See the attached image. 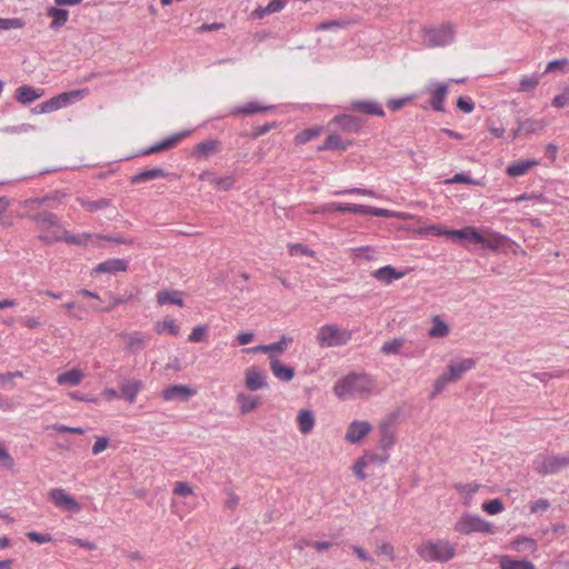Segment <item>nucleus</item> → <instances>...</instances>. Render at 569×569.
<instances>
[{
  "label": "nucleus",
  "instance_id": "5fc2aeb1",
  "mask_svg": "<svg viewBox=\"0 0 569 569\" xmlns=\"http://www.w3.org/2000/svg\"><path fill=\"white\" fill-rule=\"evenodd\" d=\"M23 377V373L22 371H9V372H4V373H0V388H4V387H10V388H14L16 383H14V379L16 378H22Z\"/></svg>",
  "mask_w": 569,
  "mask_h": 569
},
{
  "label": "nucleus",
  "instance_id": "b1692460",
  "mask_svg": "<svg viewBox=\"0 0 569 569\" xmlns=\"http://www.w3.org/2000/svg\"><path fill=\"white\" fill-rule=\"evenodd\" d=\"M43 96H44V89L34 88V87L27 86V84L20 86L16 90V99L21 104L31 103V102L40 99Z\"/></svg>",
  "mask_w": 569,
  "mask_h": 569
},
{
  "label": "nucleus",
  "instance_id": "8fccbe9b",
  "mask_svg": "<svg viewBox=\"0 0 569 569\" xmlns=\"http://www.w3.org/2000/svg\"><path fill=\"white\" fill-rule=\"evenodd\" d=\"M208 327L206 325H199L192 328L188 336V341L191 343H199L207 339Z\"/></svg>",
  "mask_w": 569,
  "mask_h": 569
},
{
  "label": "nucleus",
  "instance_id": "37998d69",
  "mask_svg": "<svg viewBox=\"0 0 569 569\" xmlns=\"http://www.w3.org/2000/svg\"><path fill=\"white\" fill-rule=\"evenodd\" d=\"M48 198H29L20 202V207L24 210V213L21 214V217H28L32 219V216H36L37 213H33L37 211L47 200Z\"/></svg>",
  "mask_w": 569,
  "mask_h": 569
},
{
  "label": "nucleus",
  "instance_id": "423d86ee",
  "mask_svg": "<svg viewBox=\"0 0 569 569\" xmlns=\"http://www.w3.org/2000/svg\"><path fill=\"white\" fill-rule=\"evenodd\" d=\"M447 236L466 248H470L472 244H481L482 248L496 249L495 239L486 237L483 233L478 232L471 227L447 231Z\"/></svg>",
  "mask_w": 569,
  "mask_h": 569
},
{
  "label": "nucleus",
  "instance_id": "2f4dec72",
  "mask_svg": "<svg viewBox=\"0 0 569 569\" xmlns=\"http://www.w3.org/2000/svg\"><path fill=\"white\" fill-rule=\"evenodd\" d=\"M547 126L548 121L546 119L528 118L519 123L518 132L523 133L526 136L539 133L543 131Z\"/></svg>",
  "mask_w": 569,
  "mask_h": 569
},
{
  "label": "nucleus",
  "instance_id": "a19ab883",
  "mask_svg": "<svg viewBox=\"0 0 569 569\" xmlns=\"http://www.w3.org/2000/svg\"><path fill=\"white\" fill-rule=\"evenodd\" d=\"M47 16L52 19L50 27L58 29L66 24L69 19V12L64 9L51 7L47 10Z\"/></svg>",
  "mask_w": 569,
  "mask_h": 569
},
{
  "label": "nucleus",
  "instance_id": "79ce46f5",
  "mask_svg": "<svg viewBox=\"0 0 569 569\" xmlns=\"http://www.w3.org/2000/svg\"><path fill=\"white\" fill-rule=\"evenodd\" d=\"M449 335V326L439 317L432 318V327L428 330L431 338H445Z\"/></svg>",
  "mask_w": 569,
  "mask_h": 569
},
{
  "label": "nucleus",
  "instance_id": "2eb2a0df",
  "mask_svg": "<svg viewBox=\"0 0 569 569\" xmlns=\"http://www.w3.org/2000/svg\"><path fill=\"white\" fill-rule=\"evenodd\" d=\"M476 361L472 358L452 360L448 365L447 373L452 381L459 380L467 371L475 368Z\"/></svg>",
  "mask_w": 569,
  "mask_h": 569
},
{
  "label": "nucleus",
  "instance_id": "c756f323",
  "mask_svg": "<svg viewBox=\"0 0 569 569\" xmlns=\"http://www.w3.org/2000/svg\"><path fill=\"white\" fill-rule=\"evenodd\" d=\"M351 144H352V142L350 140H343L339 134L332 132L327 137L325 142L318 147V151H327V150L345 151Z\"/></svg>",
  "mask_w": 569,
  "mask_h": 569
},
{
  "label": "nucleus",
  "instance_id": "680f3d73",
  "mask_svg": "<svg viewBox=\"0 0 569 569\" xmlns=\"http://www.w3.org/2000/svg\"><path fill=\"white\" fill-rule=\"evenodd\" d=\"M569 64V60L567 58L556 59L550 61L543 73L555 72V71H565V68Z\"/></svg>",
  "mask_w": 569,
  "mask_h": 569
},
{
  "label": "nucleus",
  "instance_id": "6ab92c4d",
  "mask_svg": "<svg viewBox=\"0 0 569 569\" xmlns=\"http://www.w3.org/2000/svg\"><path fill=\"white\" fill-rule=\"evenodd\" d=\"M128 270V261L124 259H109L103 262L98 263L92 270L93 273H118L126 272Z\"/></svg>",
  "mask_w": 569,
  "mask_h": 569
},
{
  "label": "nucleus",
  "instance_id": "473e14b6",
  "mask_svg": "<svg viewBox=\"0 0 569 569\" xmlns=\"http://www.w3.org/2000/svg\"><path fill=\"white\" fill-rule=\"evenodd\" d=\"M77 201L88 212H98L111 206V200L107 198L92 200L86 197H79L77 198Z\"/></svg>",
  "mask_w": 569,
  "mask_h": 569
},
{
  "label": "nucleus",
  "instance_id": "de8ad7c7",
  "mask_svg": "<svg viewBox=\"0 0 569 569\" xmlns=\"http://www.w3.org/2000/svg\"><path fill=\"white\" fill-rule=\"evenodd\" d=\"M10 201L0 198V226L9 228L13 226V216L9 212Z\"/></svg>",
  "mask_w": 569,
  "mask_h": 569
},
{
  "label": "nucleus",
  "instance_id": "a211bd4d",
  "mask_svg": "<svg viewBox=\"0 0 569 569\" xmlns=\"http://www.w3.org/2000/svg\"><path fill=\"white\" fill-rule=\"evenodd\" d=\"M189 134H190V131H183V132L173 134V136L164 139L163 141L149 147L148 149L143 150L140 154L148 156V154L158 153V152L171 149V148L176 147L181 140L187 138Z\"/></svg>",
  "mask_w": 569,
  "mask_h": 569
},
{
  "label": "nucleus",
  "instance_id": "aec40b11",
  "mask_svg": "<svg viewBox=\"0 0 569 569\" xmlns=\"http://www.w3.org/2000/svg\"><path fill=\"white\" fill-rule=\"evenodd\" d=\"M538 164H540V161L536 159H520L509 163L506 168V173L510 178L521 177Z\"/></svg>",
  "mask_w": 569,
  "mask_h": 569
},
{
  "label": "nucleus",
  "instance_id": "f704fd0d",
  "mask_svg": "<svg viewBox=\"0 0 569 569\" xmlns=\"http://www.w3.org/2000/svg\"><path fill=\"white\" fill-rule=\"evenodd\" d=\"M365 214H371L375 217H385V218H397V219H401V220H408V219L413 218V216L408 212L392 211V210L382 209V208H373L370 206H367V210L365 211Z\"/></svg>",
  "mask_w": 569,
  "mask_h": 569
},
{
  "label": "nucleus",
  "instance_id": "e433bc0d",
  "mask_svg": "<svg viewBox=\"0 0 569 569\" xmlns=\"http://www.w3.org/2000/svg\"><path fill=\"white\" fill-rule=\"evenodd\" d=\"M168 173L161 169V168H153L150 170L141 171L130 178V182L133 184L142 183L146 181L159 179V178H166Z\"/></svg>",
  "mask_w": 569,
  "mask_h": 569
},
{
  "label": "nucleus",
  "instance_id": "4c0bfd02",
  "mask_svg": "<svg viewBox=\"0 0 569 569\" xmlns=\"http://www.w3.org/2000/svg\"><path fill=\"white\" fill-rule=\"evenodd\" d=\"M220 150V142L218 140H204L198 143L194 148V153L201 158H208L216 154Z\"/></svg>",
  "mask_w": 569,
  "mask_h": 569
},
{
  "label": "nucleus",
  "instance_id": "7c9ffc66",
  "mask_svg": "<svg viewBox=\"0 0 569 569\" xmlns=\"http://www.w3.org/2000/svg\"><path fill=\"white\" fill-rule=\"evenodd\" d=\"M270 109H271V107H269V106H263L257 101H250L243 106H237V107L232 108L228 116H231V117H236L239 114L251 116L254 113L268 111Z\"/></svg>",
  "mask_w": 569,
  "mask_h": 569
},
{
  "label": "nucleus",
  "instance_id": "a18cd8bd",
  "mask_svg": "<svg viewBox=\"0 0 569 569\" xmlns=\"http://www.w3.org/2000/svg\"><path fill=\"white\" fill-rule=\"evenodd\" d=\"M322 131H323L322 127H312V128L305 129L295 136V139H293L295 143L296 144H305V143L311 141L312 139L319 137L322 133Z\"/></svg>",
  "mask_w": 569,
  "mask_h": 569
},
{
  "label": "nucleus",
  "instance_id": "dca6fc26",
  "mask_svg": "<svg viewBox=\"0 0 569 569\" xmlns=\"http://www.w3.org/2000/svg\"><path fill=\"white\" fill-rule=\"evenodd\" d=\"M270 371L279 381L289 382L295 377V369L282 363L277 356H272L269 362Z\"/></svg>",
  "mask_w": 569,
  "mask_h": 569
},
{
  "label": "nucleus",
  "instance_id": "338daca9",
  "mask_svg": "<svg viewBox=\"0 0 569 569\" xmlns=\"http://www.w3.org/2000/svg\"><path fill=\"white\" fill-rule=\"evenodd\" d=\"M567 104H569V86L566 87L560 94H557L552 99V106L555 108L561 109Z\"/></svg>",
  "mask_w": 569,
  "mask_h": 569
},
{
  "label": "nucleus",
  "instance_id": "09e8293b",
  "mask_svg": "<svg viewBox=\"0 0 569 569\" xmlns=\"http://www.w3.org/2000/svg\"><path fill=\"white\" fill-rule=\"evenodd\" d=\"M541 79V74L532 73L531 76H526L521 78L519 82V91L520 92H531L539 84Z\"/></svg>",
  "mask_w": 569,
  "mask_h": 569
},
{
  "label": "nucleus",
  "instance_id": "ea45409f",
  "mask_svg": "<svg viewBox=\"0 0 569 569\" xmlns=\"http://www.w3.org/2000/svg\"><path fill=\"white\" fill-rule=\"evenodd\" d=\"M500 569H537L528 560H518L510 556H500Z\"/></svg>",
  "mask_w": 569,
  "mask_h": 569
},
{
  "label": "nucleus",
  "instance_id": "bb28decb",
  "mask_svg": "<svg viewBox=\"0 0 569 569\" xmlns=\"http://www.w3.org/2000/svg\"><path fill=\"white\" fill-rule=\"evenodd\" d=\"M506 548L516 552L535 553L538 549V543L535 539L529 537H517L511 540Z\"/></svg>",
  "mask_w": 569,
  "mask_h": 569
},
{
  "label": "nucleus",
  "instance_id": "4be33fe9",
  "mask_svg": "<svg viewBox=\"0 0 569 569\" xmlns=\"http://www.w3.org/2000/svg\"><path fill=\"white\" fill-rule=\"evenodd\" d=\"M236 402L241 415H248L258 409L261 405V399L258 396L249 395L246 392H238L236 395Z\"/></svg>",
  "mask_w": 569,
  "mask_h": 569
},
{
  "label": "nucleus",
  "instance_id": "7ed1b4c3",
  "mask_svg": "<svg viewBox=\"0 0 569 569\" xmlns=\"http://www.w3.org/2000/svg\"><path fill=\"white\" fill-rule=\"evenodd\" d=\"M417 553L426 561L447 562L456 556V547L448 540H427L417 548Z\"/></svg>",
  "mask_w": 569,
  "mask_h": 569
},
{
  "label": "nucleus",
  "instance_id": "3c124183",
  "mask_svg": "<svg viewBox=\"0 0 569 569\" xmlns=\"http://www.w3.org/2000/svg\"><path fill=\"white\" fill-rule=\"evenodd\" d=\"M234 182L236 180L232 176L212 177V179H210V183L214 186V188L223 191L230 190Z\"/></svg>",
  "mask_w": 569,
  "mask_h": 569
},
{
  "label": "nucleus",
  "instance_id": "f03ea898",
  "mask_svg": "<svg viewBox=\"0 0 569 569\" xmlns=\"http://www.w3.org/2000/svg\"><path fill=\"white\" fill-rule=\"evenodd\" d=\"M376 388L375 381L368 375H348L338 380L333 392L339 399L369 396Z\"/></svg>",
  "mask_w": 569,
  "mask_h": 569
},
{
  "label": "nucleus",
  "instance_id": "58836bf2",
  "mask_svg": "<svg viewBox=\"0 0 569 569\" xmlns=\"http://www.w3.org/2000/svg\"><path fill=\"white\" fill-rule=\"evenodd\" d=\"M89 93L88 89H77L58 94L60 104L66 108L74 102L82 100Z\"/></svg>",
  "mask_w": 569,
  "mask_h": 569
},
{
  "label": "nucleus",
  "instance_id": "f3484780",
  "mask_svg": "<svg viewBox=\"0 0 569 569\" xmlns=\"http://www.w3.org/2000/svg\"><path fill=\"white\" fill-rule=\"evenodd\" d=\"M409 271L408 269L397 270L389 264L375 270L372 277L385 284H390L392 281L403 278Z\"/></svg>",
  "mask_w": 569,
  "mask_h": 569
},
{
  "label": "nucleus",
  "instance_id": "9d476101",
  "mask_svg": "<svg viewBox=\"0 0 569 569\" xmlns=\"http://www.w3.org/2000/svg\"><path fill=\"white\" fill-rule=\"evenodd\" d=\"M243 386L247 390L256 392L269 387L266 371L257 366H250L243 371Z\"/></svg>",
  "mask_w": 569,
  "mask_h": 569
},
{
  "label": "nucleus",
  "instance_id": "39448f33",
  "mask_svg": "<svg viewBox=\"0 0 569 569\" xmlns=\"http://www.w3.org/2000/svg\"><path fill=\"white\" fill-rule=\"evenodd\" d=\"M352 338L351 331L333 323L321 326L317 330V342L322 348H335L347 345Z\"/></svg>",
  "mask_w": 569,
  "mask_h": 569
},
{
  "label": "nucleus",
  "instance_id": "603ef678",
  "mask_svg": "<svg viewBox=\"0 0 569 569\" xmlns=\"http://www.w3.org/2000/svg\"><path fill=\"white\" fill-rule=\"evenodd\" d=\"M335 210L339 212H351V213H360L365 214V211L367 210L366 204H356V203H336L335 202Z\"/></svg>",
  "mask_w": 569,
  "mask_h": 569
},
{
  "label": "nucleus",
  "instance_id": "9b49d317",
  "mask_svg": "<svg viewBox=\"0 0 569 569\" xmlns=\"http://www.w3.org/2000/svg\"><path fill=\"white\" fill-rule=\"evenodd\" d=\"M448 83L429 81L422 90L423 93L429 96V103L436 111H445V101L448 94Z\"/></svg>",
  "mask_w": 569,
  "mask_h": 569
},
{
  "label": "nucleus",
  "instance_id": "774afa93",
  "mask_svg": "<svg viewBox=\"0 0 569 569\" xmlns=\"http://www.w3.org/2000/svg\"><path fill=\"white\" fill-rule=\"evenodd\" d=\"M550 503L547 499H538L532 501L529 506L531 513L545 512L549 509Z\"/></svg>",
  "mask_w": 569,
  "mask_h": 569
},
{
  "label": "nucleus",
  "instance_id": "69168bd1",
  "mask_svg": "<svg viewBox=\"0 0 569 569\" xmlns=\"http://www.w3.org/2000/svg\"><path fill=\"white\" fill-rule=\"evenodd\" d=\"M172 492H173V495H177V496L188 497L193 493V489L189 483L183 482V481H178L174 483Z\"/></svg>",
  "mask_w": 569,
  "mask_h": 569
},
{
  "label": "nucleus",
  "instance_id": "864d4df0",
  "mask_svg": "<svg viewBox=\"0 0 569 569\" xmlns=\"http://www.w3.org/2000/svg\"><path fill=\"white\" fill-rule=\"evenodd\" d=\"M402 346H403L402 339H392V340L386 341L382 345L381 352L383 355H397L400 352Z\"/></svg>",
  "mask_w": 569,
  "mask_h": 569
},
{
  "label": "nucleus",
  "instance_id": "1a4fd4ad",
  "mask_svg": "<svg viewBox=\"0 0 569 569\" xmlns=\"http://www.w3.org/2000/svg\"><path fill=\"white\" fill-rule=\"evenodd\" d=\"M52 505L63 512L78 513L81 510L80 502L62 488H53L48 492Z\"/></svg>",
  "mask_w": 569,
  "mask_h": 569
},
{
  "label": "nucleus",
  "instance_id": "052dcab7",
  "mask_svg": "<svg viewBox=\"0 0 569 569\" xmlns=\"http://www.w3.org/2000/svg\"><path fill=\"white\" fill-rule=\"evenodd\" d=\"M369 466L371 465H385L389 460V455H379L376 452L366 451L363 453Z\"/></svg>",
  "mask_w": 569,
  "mask_h": 569
},
{
  "label": "nucleus",
  "instance_id": "c9c22d12",
  "mask_svg": "<svg viewBox=\"0 0 569 569\" xmlns=\"http://www.w3.org/2000/svg\"><path fill=\"white\" fill-rule=\"evenodd\" d=\"M297 423L299 431L302 435H308L315 427V415L310 410H300L297 416Z\"/></svg>",
  "mask_w": 569,
  "mask_h": 569
},
{
  "label": "nucleus",
  "instance_id": "bf43d9fd",
  "mask_svg": "<svg viewBox=\"0 0 569 569\" xmlns=\"http://www.w3.org/2000/svg\"><path fill=\"white\" fill-rule=\"evenodd\" d=\"M447 229H445L441 224H431L428 227L419 228L417 230V234L419 236H427V234H435V236H447Z\"/></svg>",
  "mask_w": 569,
  "mask_h": 569
},
{
  "label": "nucleus",
  "instance_id": "412c9836",
  "mask_svg": "<svg viewBox=\"0 0 569 569\" xmlns=\"http://www.w3.org/2000/svg\"><path fill=\"white\" fill-rule=\"evenodd\" d=\"M86 377L83 370L79 368H72L68 371L61 372L57 376L56 381L61 387H77Z\"/></svg>",
  "mask_w": 569,
  "mask_h": 569
},
{
  "label": "nucleus",
  "instance_id": "49530a36",
  "mask_svg": "<svg viewBox=\"0 0 569 569\" xmlns=\"http://www.w3.org/2000/svg\"><path fill=\"white\" fill-rule=\"evenodd\" d=\"M458 490L463 503L469 506L471 503V496L482 489L481 486L475 483L457 485Z\"/></svg>",
  "mask_w": 569,
  "mask_h": 569
},
{
  "label": "nucleus",
  "instance_id": "393cba45",
  "mask_svg": "<svg viewBox=\"0 0 569 569\" xmlns=\"http://www.w3.org/2000/svg\"><path fill=\"white\" fill-rule=\"evenodd\" d=\"M350 107L353 111L365 114L383 117L385 111L379 103L372 100H352Z\"/></svg>",
  "mask_w": 569,
  "mask_h": 569
},
{
  "label": "nucleus",
  "instance_id": "6e6552de",
  "mask_svg": "<svg viewBox=\"0 0 569 569\" xmlns=\"http://www.w3.org/2000/svg\"><path fill=\"white\" fill-rule=\"evenodd\" d=\"M455 531L461 535H471L475 532H492L493 526L480 517L463 513L455 523Z\"/></svg>",
  "mask_w": 569,
  "mask_h": 569
},
{
  "label": "nucleus",
  "instance_id": "c85d7f7f",
  "mask_svg": "<svg viewBox=\"0 0 569 569\" xmlns=\"http://www.w3.org/2000/svg\"><path fill=\"white\" fill-rule=\"evenodd\" d=\"M153 330L158 335H170L177 337L180 335V325L176 319L166 317L154 322Z\"/></svg>",
  "mask_w": 569,
  "mask_h": 569
},
{
  "label": "nucleus",
  "instance_id": "f257e3e1",
  "mask_svg": "<svg viewBox=\"0 0 569 569\" xmlns=\"http://www.w3.org/2000/svg\"><path fill=\"white\" fill-rule=\"evenodd\" d=\"M38 238L44 243L66 242L68 244L82 246L87 244L91 238L90 233L73 234L68 231L59 217L50 211H42L32 216Z\"/></svg>",
  "mask_w": 569,
  "mask_h": 569
},
{
  "label": "nucleus",
  "instance_id": "6e6d98bb",
  "mask_svg": "<svg viewBox=\"0 0 569 569\" xmlns=\"http://www.w3.org/2000/svg\"><path fill=\"white\" fill-rule=\"evenodd\" d=\"M368 467H369V465H368L365 456L362 455L355 461V463L352 466V471L359 480H365L367 478L365 469Z\"/></svg>",
  "mask_w": 569,
  "mask_h": 569
},
{
  "label": "nucleus",
  "instance_id": "c03bdc74",
  "mask_svg": "<svg viewBox=\"0 0 569 569\" xmlns=\"http://www.w3.org/2000/svg\"><path fill=\"white\" fill-rule=\"evenodd\" d=\"M60 109H62V107L60 104L59 98H58V96H54V97L37 104L32 109V112L36 114L51 113V112L60 110Z\"/></svg>",
  "mask_w": 569,
  "mask_h": 569
},
{
  "label": "nucleus",
  "instance_id": "0e129e2a",
  "mask_svg": "<svg viewBox=\"0 0 569 569\" xmlns=\"http://www.w3.org/2000/svg\"><path fill=\"white\" fill-rule=\"evenodd\" d=\"M446 184L452 183H465V184H477V182L469 176L463 172L456 173L452 178L445 180Z\"/></svg>",
  "mask_w": 569,
  "mask_h": 569
},
{
  "label": "nucleus",
  "instance_id": "a878e982",
  "mask_svg": "<svg viewBox=\"0 0 569 569\" xmlns=\"http://www.w3.org/2000/svg\"><path fill=\"white\" fill-rule=\"evenodd\" d=\"M143 388V383L137 379L126 380L120 385V397L129 403H133Z\"/></svg>",
  "mask_w": 569,
  "mask_h": 569
},
{
  "label": "nucleus",
  "instance_id": "0eeeda50",
  "mask_svg": "<svg viewBox=\"0 0 569 569\" xmlns=\"http://www.w3.org/2000/svg\"><path fill=\"white\" fill-rule=\"evenodd\" d=\"M569 467V452L566 455H539L533 460V469L541 476L555 475Z\"/></svg>",
  "mask_w": 569,
  "mask_h": 569
},
{
  "label": "nucleus",
  "instance_id": "cd10ccee",
  "mask_svg": "<svg viewBox=\"0 0 569 569\" xmlns=\"http://www.w3.org/2000/svg\"><path fill=\"white\" fill-rule=\"evenodd\" d=\"M126 343V349L130 352H137L146 348L148 340L147 338L138 332L122 333L120 336Z\"/></svg>",
  "mask_w": 569,
  "mask_h": 569
},
{
  "label": "nucleus",
  "instance_id": "4468645a",
  "mask_svg": "<svg viewBox=\"0 0 569 569\" xmlns=\"http://www.w3.org/2000/svg\"><path fill=\"white\" fill-rule=\"evenodd\" d=\"M197 395V390L186 385H172L162 390L161 396L166 401L180 399L187 401L189 398Z\"/></svg>",
  "mask_w": 569,
  "mask_h": 569
},
{
  "label": "nucleus",
  "instance_id": "e2e57ef3",
  "mask_svg": "<svg viewBox=\"0 0 569 569\" xmlns=\"http://www.w3.org/2000/svg\"><path fill=\"white\" fill-rule=\"evenodd\" d=\"M448 382H452L451 379H449V376L447 372L442 373L441 376H439L436 380H435V383H433V392L431 393V398H435L437 395H439L440 392H442L445 386L448 383Z\"/></svg>",
  "mask_w": 569,
  "mask_h": 569
},
{
  "label": "nucleus",
  "instance_id": "72a5a7b5",
  "mask_svg": "<svg viewBox=\"0 0 569 569\" xmlns=\"http://www.w3.org/2000/svg\"><path fill=\"white\" fill-rule=\"evenodd\" d=\"M157 302L159 306L176 305L183 306L182 293L178 290H162L157 293Z\"/></svg>",
  "mask_w": 569,
  "mask_h": 569
},
{
  "label": "nucleus",
  "instance_id": "4d7b16f0",
  "mask_svg": "<svg viewBox=\"0 0 569 569\" xmlns=\"http://www.w3.org/2000/svg\"><path fill=\"white\" fill-rule=\"evenodd\" d=\"M288 252L290 256H308V257H315L316 252L312 249H309L308 247L301 244V243H291L288 246Z\"/></svg>",
  "mask_w": 569,
  "mask_h": 569
},
{
  "label": "nucleus",
  "instance_id": "20e7f679",
  "mask_svg": "<svg viewBox=\"0 0 569 569\" xmlns=\"http://www.w3.org/2000/svg\"><path fill=\"white\" fill-rule=\"evenodd\" d=\"M423 43L429 48L446 47L453 42L456 26L443 22L436 27H426L421 30Z\"/></svg>",
  "mask_w": 569,
  "mask_h": 569
},
{
  "label": "nucleus",
  "instance_id": "5701e85b",
  "mask_svg": "<svg viewBox=\"0 0 569 569\" xmlns=\"http://www.w3.org/2000/svg\"><path fill=\"white\" fill-rule=\"evenodd\" d=\"M338 124L340 130L343 132L358 133L361 130L362 123L361 121L352 116L343 114L335 117L329 126Z\"/></svg>",
  "mask_w": 569,
  "mask_h": 569
},
{
  "label": "nucleus",
  "instance_id": "ddd939ff",
  "mask_svg": "<svg viewBox=\"0 0 569 569\" xmlns=\"http://www.w3.org/2000/svg\"><path fill=\"white\" fill-rule=\"evenodd\" d=\"M372 431V426L365 420L352 421L346 431L345 440L349 443H359Z\"/></svg>",
  "mask_w": 569,
  "mask_h": 569
},
{
  "label": "nucleus",
  "instance_id": "f8f14e48",
  "mask_svg": "<svg viewBox=\"0 0 569 569\" xmlns=\"http://www.w3.org/2000/svg\"><path fill=\"white\" fill-rule=\"evenodd\" d=\"M291 342L292 338L283 335L277 342L247 348L244 351L247 353H266L268 355V360L270 361L272 356L278 357L279 355L283 353Z\"/></svg>",
  "mask_w": 569,
  "mask_h": 569
},
{
  "label": "nucleus",
  "instance_id": "13d9d810",
  "mask_svg": "<svg viewBox=\"0 0 569 569\" xmlns=\"http://www.w3.org/2000/svg\"><path fill=\"white\" fill-rule=\"evenodd\" d=\"M23 27L24 22L20 18H0L1 30L21 29Z\"/></svg>",
  "mask_w": 569,
  "mask_h": 569
}]
</instances>
